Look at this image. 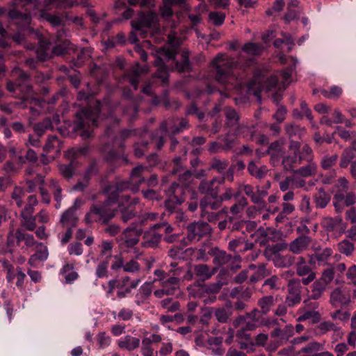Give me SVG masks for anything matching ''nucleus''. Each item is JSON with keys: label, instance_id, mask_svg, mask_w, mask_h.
<instances>
[{"label": "nucleus", "instance_id": "obj_53", "mask_svg": "<svg viewBox=\"0 0 356 356\" xmlns=\"http://www.w3.org/2000/svg\"><path fill=\"white\" fill-rule=\"evenodd\" d=\"M25 191L20 186H15L11 193V199L13 203L15 204L17 207L20 208L23 205V198L25 196Z\"/></svg>", "mask_w": 356, "mask_h": 356}, {"label": "nucleus", "instance_id": "obj_34", "mask_svg": "<svg viewBox=\"0 0 356 356\" xmlns=\"http://www.w3.org/2000/svg\"><path fill=\"white\" fill-rule=\"evenodd\" d=\"M222 202L220 198L204 197L200 200V207L201 211H215L219 209Z\"/></svg>", "mask_w": 356, "mask_h": 356}, {"label": "nucleus", "instance_id": "obj_13", "mask_svg": "<svg viewBox=\"0 0 356 356\" xmlns=\"http://www.w3.org/2000/svg\"><path fill=\"white\" fill-rule=\"evenodd\" d=\"M173 5H177L186 11L190 10V6L187 4L186 0H163V4L160 8L161 16L165 21L170 24L172 28L176 26L175 22L170 20L174 14L172 9Z\"/></svg>", "mask_w": 356, "mask_h": 356}, {"label": "nucleus", "instance_id": "obj_61", "mask_svg": "<svg viewBox=\"0 0 356 356\" xmlns=\"http://www.w3.org/2000/svg\"><path fill=\"white\" fill-rule=\"evenodd\" d=\"M129 186L130 184L128 181H121L117 182L113 186H109L106 188V191L110 193V194H116L119 197H120L118 195V193L128 189Z\"/></svg>", "mask_w": 356, "mask_h": 356}, {"label": "nucleus", "instance_id": "obj_47", "mask_svg": "<svg viewBox=\"0 0 356 356\" xmlns=\"http://www.w3.org/2000/svg\"><path fill=\"white\" fill-rule=\"evenodd\" d=\"M44 151L47 154L54 150L59 153L61 149V143L56 136H51L48 138L47 143L43 147Z\"/></svg>", "mask_w": 356, "mask_h": 356}, {"label": "nucleus", "instance_id": "obj_31", "mask_svg": "<svg viewBox=\"0 0 356 356\" xmlns=\"http://www.w3.org/2000/svg\"><path fill=\"white\" fill-rule=\"evenodd\" d=\"M140 339L131 335H126L121 338L118 342V345L120 348L125 349L128 351L137 349L140 346Z\"/></svg>", "mask_w": 356, "mask_h": 356}, {"label": "nucleus", "instance_id": "obj_7", "mask_svg": "<svg viewBox=\"0 0 356 356\" xmlns=\"http://www.w3.org/2000/svg\"><path fill=\"white\" fill-rule=\"evenodd\" d=\"M100 108L99 104L93 108H87L82 109L76 113V121L74 124L75 131H81L80 136L84 138H88L92 136L91 125H97V119L99 117Z\"/></svg>", "mask_w": 356, "mask_h": 356}, {"label": "nucleus", "instance_id": "obj_62", "mask_svg": "<svg viewBox=\"0 0 356 356\" xmlns=\"http://www.w3.org/2000/svg\"><path fill=\"white\" fill-rule=\"evenodd\" d=\"M22 218L21 225L29 231H33L36 227V217L33 215H20Z\"/></svg>", "mask_w": 356, "mask_h": 356}, {"label": "nucleus", "instance_id": "obj_51", "mask_svg": "<svg viewBox=\"0 0 356 356\" xmlns=\"http://www.w3.org/2000/svg\"><path fill=\"white\" fill-rule=\"evenodd\" d=\"M53 129L52 122L50 118H47L42 122L36 123L33 129L38 137L42 136L44 133L49 129Z\"/></svg>", "mask_w": 356, "mask_h": 356}, {"label": "nucleus", "instance_id": "obj_14", "mask_svg": "<svg viewBox=\"0 0 356 356\" xmlns=\"http://www.w3.org/2000/svg\"><path fill=\"white\" fill-rule=\"evenodd\" d=\"M181 192L182 188L176 182L172 183L168 189L167 193L169 197L165 201V207L170 213L175 211L177 207L184 202V199L179 197Z\"/></svg>", "mask_w": 356, "mask_h": 356}, {"label": "nucleus", "instance_id": "obj_23", "mask_svg": "<svg viewBox=\"0 0 356 356\" xmlns=\"http://www.w3.org/2000/svg\"><path fill=\"white\" fill-rule=\"evenodd\" d=\"M296 274L302 277L301 282L304 285H308L316 279V273L312 269L309 264L296 266Z\"/></svg>", "mask_w": 356, "mask_h": 356}, {"label": "nucleus", "instance_id": "obj_50", "mask_svg": "<svg viewBox=\"0 0 356 356\" xmlns=\"http://www.w3.org/2000/svg\"><path fill=\"white\" fill-rule=\"evenodd\" d=\"M227 215V208H224L218 212H214L213 211H201V216L206 218L208 221L213 222L220 219L222 216Z\"/></svg>", "mask_w": 356, "mask_h": 356}, {"label": "nucleus", "instance_id": "obj_11", "mask_svg": "<svg viewBox=\"0 0 356 356\" xmlns=\"http://www.w3.org/2000/svg\"><path fill=\"white\" fill-rule=\"evenodd\" d=\"M277 82L278 79L275 76L254 77L248 84V88L249 90L255 88L256 90L253 92V94L260 99V92L270 91L277 86Z\"/></svg>", "mask_w": 356, "mask_h": 356}, {"label": "nucleus", "instance_id": "obj_36", "mask_svg": "<svg viewBox=\"0 0 356 356\" xmlns=\"http://www.w3.org/2000/svg\"><path fill=\"white\" fill-rule=\"evenodd\" d=\"M45 6L54 5L56 8H71L79 4L76 0H44ZM80 4L88 6L86 0H81Z\"/></svg>", "mask_w": 356, "mask_h": 356}, {"label": "nucleus", "instance_id": "obj_26", "mask_svg": "<svg viewBox=\"0 0 356 356\" xmlns=\"http://www.w3.org/2000/svg\"><path fill=\"white\" fill-rule=\"evenodd\" d=\"M161 239V234L154 229H149L144 233L143 246L145 248H156Z\"/></svg>", "mask_w": 356, "mask_h": 356}, {"label": "nucleus", "instance_id": "obj_18", "mask_svg": "<svg viewBox=\"0 0 356 356\" xmlns=\"http://www.w3.org/2000/svg\"><path fill=\"white\" fill-rule=\"evenodd\" d=\"M279 188L282 192L303 188L306 189V181L305 179L298 178L294 175L287 176L279 181Z\"/></svg>", "mask_w": 356, "mask_h": 356}, {"label": "nucleus", "instance_id": "obj_48", "mask_svg": "<svg viewBox=\"0 0 356 356\" xmlns=\"http://www.w3.org/2000/svg\"><path fill=\"white\" fill-rule=\"evenodd\" d=\"M323 349V345L319 342L313 341L306 346H303L298 353V354L305 353L310 355L317 354V353Z\"/></svg>", "mask_w": 356, "mask_h": 356}, {"label": "nucleus", "instance_id": "obj_20", "mask_svg": "<svg viewBox=\"0 0 356 356\" xmlns=\"http://www.w3.org/2000/svg\"><path fill=\"white\" fill-rule=\"evenodd\" d=\"M350 301V294L340 288L334 289L330 293V302L334 307L347 305Z\"/></svg>", "mask_w": 356, "mask_h": 356}, {"label": "nucleus", "instance_id": "obj_15", "mask_svg": "<svg viewBox=\"0 0 356 356\" xmlns=\"http://www.w3.org/2000/svg\"><path fill=\"white\" fill-rule=\"evenodd\" d=\"M143 233V229L136 225L131 223L126 228L122 234V239L127 248H133L139 242V236Z\"/></svg>", "mask_w": 356, "mask_h": 356}, {"label": "nucleus", "instance_id": "obj_49", "mask_svg": "<svg viewBox=\"0 0 356 356\" xmlns=\"http://www.w3.org/2000/svg\"><path fill=\"white\" fill-rule=\"evenodd\" d=\"M99 248H100V258H105V260H108L112 257L113 244L111 241H103L102 243L99 245Z\"/></svg>", "mask_w": 356, "mask_h": 356}, {"label": "nucleus", "instance_id": "obj_5", "mask_svg": "<svg viewBox=\"0 0 356 356\" xmlns=\"http://www.w3.org/2000/svg\"><path fill=\"white\" fill-rule=\"evenodd\" d=\"M168 40L171 49L161 47L157 51L159 56L155 61V65L159 67L155 76L160 79L163 83H167L168 80V70L163 59L173 60L176 55V48L181 44V40L175 31H171L168 33Z\"/></svg>", "mask_w": 356, "mask_h": 356}, {"label": "nucleus", "instance_id": "obj_57", "mask_svg": "<svg viewBox=\"0 0 356 356\" xmlns=\"http://www.w3.org/2000/svg\"><path fill=\"white\" fill-rule=\"evenodd\" d=\"M49 252L46 246H42L40 249L38 250L36 253L32 255L29 259V264L34 266L36 261H44L48 258Z\"/></svg>", "mask_w": 356, "mask_h": 356}, {"label": "nucleus", "instance_id": "obj_10", "mask_svg": "<svg viewBox=\"0 0 356 356\" xmlns=\"http://www.w3.org/2000/svg\"><path fill=\"white\" fill-rule=\"evenodd\" d=\"M117 202L118 211L121 213V219L124 223L136 216V212L133 207L138 204V198H131L128 195H122L120 197H118Z\"/></svg>", "mask_w": 356, "mask_h": 356}, {"label": "nucleus", "instance_id": "obj_64", "mask_svg": "<svg viewBox=\"0 0 356 356\" xmlns=\"http://www.w3.org/2000/svg\"><path fill=\"white\" fill-rule=\"evenodd\" d=\"M161 307L169 312H175L179 310V302L172 301V298H168L161 301Z\"/></svg>", "mask_w": 356, "mask_h": 356}, {"label": "nucleus", "instance_id": "obj_25", "mask_svg": "<svg viewBox=\"0 0 356 356\" xmlns=\"http://www.w3.org/2000/svg\"><path fill=\"white\" fill-rule=\"evenodd\" d=\"M81 201L76 199L74 202V205L65 211L61 218L60 222L65 225L74 226L77 220L75 215V211L77 209Z\"/></svg>", "mask_w": 356, "mask_h": 356}, {"label": "nucleus", "instance_id": "obj_54", "mask_svg": "<svg viewBox=\"0 0 356 356\" xmlns=\"http://www.w3.org/2000/svg\"><path fill=\"white\" fill-rule=\"evenodd\" d=\"M229 165V161L227 159L221 160L217 157L212 159L210 163V169L216 170L217 172L224 173Z\"/></svg>", "mask_w": 356, "mask_h": 356}, {"label": "nucleus", "instance_id": "obj_60", "mask_svg": "<svg viewBox=\"0 0 356 356\" xmlns=\"http://www.w3.org/2000/svg\"><path fill=\"white\" fill-rule=\"evenodd\" d=\"M175 69L180 72L189 71L191 70V63L188 52H182L181 61L176 63Z\"/></svg>", "mask_w": 356, "mask_h": 356}, {"label": "nucleus", "instance_id": "obj_44", "mask_svg": "<svg viewBox=\"0 0 356 356\" xmlns=\"http://www.w3.org/2000/svg\"><path fill=\"white\" fill-rule=\"evenodd\" d=\"M225 115L226 119L225 126L227 127H234L238 124L240 119L239 115L236 110L230 107L225 108Z\"/></svg>", "mask_w": 356, "mask_h": 356}, {"label": "nucleus", "instance_id": "obj_33", "mask_svg": "<svg viewBox=\"0 0 356 356\" xmlns=\"http://www.w3.org/2000/svg\"><path fill=\"white\" fill-rule=\"evenodd\" d=\"M147 72L145 66H140L138 64L136 65L131 70V72L127 75V79L130 84L134 87L135 90L138 88L139 82V76Z\"/></svg>", "mask_w": 356, "mask_h": 356}, {"label": "nucleus", "instance_id": "obj_42", "mask_svg": "<svg viewBox=\"0 0 356 356\" xmlns=\"http://www.w3.org/2000/svg\"><path fill=\"white\" fill-rule=\"evenodd\" d=\"M254 134V127L241 124L234 131V135L243 137L248 140H253Z\"/></svg>", "mask_w": 356, "mask_h": 356}, {"label": "nucleus", "instance_id": "obj_19", "mask_svg": "<svg viewBox=\"0 0 356 356\" xmlns=\"http://www.w3.org/2000/svg\"><path fill=\"white\" fill-rule=\"evenodd\" d=\"M218 185V177H213L209 181H202L198 186V191L205 195V197H217L219 193Z\"/></svg>", "mask_w": 356, "mask_h": 356}, {"label": "nucleus", "instance_id": "obj_63", "mask_svg": "<svg viewBox=\"0 0 356 356\" xmlns=\"http://www.w3.org/2000/svg\"><path fill=\"white\" fill-rule=\"evenodd\" d=\"M286 131L290 138L296 136L298 138H302L305 133V129L303 127L296 124L287 125L286 127Z\"/></svg>", "mask_w": 356, "mask_h": 356}, {"label": "nucleus", "instance_id": "obj_32", "mask_svg": "<svg viewBox=\"0 0 356 356\" xmlns=\"http://www.w3.org/2000/svg\"><path fill=\"white\" fill-rule=\"evenodd\" d=\"M154 286V282H146L139 289L136 296V303L140 305L151 295Z\"/></svg>", "mask_w": 356, "mask_h": 356}, {"label": "nucleus", "instance_id": "obj_3", "mask_svg": "<svg viewBox=\"0 0 356 356\" xmlns=\"http://www.w3.org/2000/svg\"><path fill=\"white\" fill-rule=\"evenodd\" d=\"M118 196L116 194H109L108 198L103 202L92 204L89 211L86 214L85 220L88 224L99 222L107 224L116 213V209L112 206L117 203Z\"/></svg>", "mask_w": 356, "mask_h": 356}, {"label": "nucleus", "instance_id": "obj_16", "mask_svg": "<svg viewBox=\"0 0 356 356\" xmlns=\"http://www.w3.org/2000/svg\"><path fill=\"white\" fill-rule=\"evenodd\" d=\"M14 238H15L17 241V245H19L22 241H24L26 248L33 247L36 244L34 236L28 234L22 229H17L15 234H13V231L9 232L7 239V243L9 246H11L14 244Z\"/></svg>", "mask_w": 356, "mask_h": 356}, {"label": "nucleus", "instance_id": "obj_24", "mask_svg": "<svg viewBox=\"0 0 356 356\" xmlns=\"http://www.w3.org/2000/svg\"><path fill=\"white\" fill-rule=\"evenodd\" d=\"M194 273L202 281L209 280L217 272L216 267H211L207 264H196L193 267Z\"/></svg>", "mask_w": 356, "mask_h": 356}, {"label": "nucleus", "instance_id": "obj_40", "mask_svg": "<svg viewBox=\"0 0 356 356\" xmlns=\"http://www.w3.org/2000/svg\"><path fill=\"white\" fill-rule=\"evenodd\" d=\"M316 207L318 209H324L327 207L330 201V196L324 191L323 188H320L314 197Z\"/></svg>", "mask_w": 356, "mask_h": 356}, {"label": "nucleus", "instance_id": "obj_30", "mask_svg": "<svg viewBox=\"0 0 356 356\" xmlns=\"http://www.w3.org/2000/svg\"><path fill=\"white\" fill-rule=\"evenodd\" d=\"M208 254L213 256V263L218 266L227 264L232 259L231 255L217 247L211 248Z\"/></svg>", "mask_w": 356, "mask_h": 356}, {"label": "nucleus", "instance_id": "obj_59", "mask_svg": "<svg viewBox=\"0 0 356 356\" xmlns=\"http://www.w3.org/2000/svg\"><path fill=\"white\" fill-rule=\"evenodd\" d=\"M76 163L72 161L68 164L59 165L60 173L65 178L70 179L75 174Z\"/></svg>", "mask_w": 356, "mask_h": 356}, {"label": "nucleus", "instance_id": "obj_56", "mask_svg": "<svg viewBox=\"0 0 356 356\" xmlns=\"http://www.w3.org/2000/svg\"><path fill=\"white\" fill-rule=\"evenodd\" d=\"M145 170H147V168L143 165H138L134 168L131 172L130 179L131 181L138 186L143 183L145 178L142 177V174Z\"/></svg>", "mask_w": 356, "mask_h": 356}, {"label": "nucleus", "instance_id": "obj_27", "mask_svg": "<svg viewBox=\"0 0 356 356\" xmlns=\"http://www.w3.org/2000/svg\"><path fill=\"white\" fill-rule=\"evenodd\" d=\"M293 334L294 328L291 325H286L284 329L277 327L271 332V337L277 339L280 343L288 341Z\"/></svg>", "mask_w": 356, "mask_h": 356}, {"label": "nucleus", "instance_id": "obj_21", "mask_svg": "<svg viewBox=\"0 0 356 356\" xmlns=\"http://www.w3.org/2000/svg\"><path fill=\"white\" fill-rule=\"evenodd\" d=\"M311 241L312 239L309 236H299L289 244V250L293 254H300L308 248Z\"/></svg>", "mask_w": 356, "mask_h": 356}, {"label": "nucleus", "instance_id": "obj_29", "mask_svg": "<svg viewBox=\"0 0 356 356\" xmlns=\"http://www.w3.org/2000/svg\"><path fill=\"white\" fill-rule=\"evenodd\" d=\"M307 164L303 165L296 170H293L295 176H299V178L309 177L315 176L317 173V164L314 161L307 162Z\"/></svg>", "mask_w": 356, "mask_h": 356}, {"label": "nucleus", "instance_id": "obj_43", "mask_svg": "<svg viewBox=\"0 0 356 356\" xmlns=\"http://www.w3.org/2000/svg\"><path fill=\"white\" fill-rule=\"evenodd\" d=\"M36 55L40 61L46 60L50 56V43L44 40H40L36 49Z\"/></svg>", "mask_w": 356, "mask_h": 356}, {"label": "nucleus", "instance_id": "obj_6", "mask_svg": "<svg viewBox=\"0 0 356 356\" xmlns=\"http://www.w3.org/2000/svg\"><path fill=\"white\" fill-rule=\"evenodd\" d=\"M212 65L216 68V80L220 83L225 85L227 89L234 87L236 79L232 74V70L238 67V62L226 54H219L213 59Z\"/></svg>", "mask_w": 356, "mask_h": 356}, {"label": "nucleus", "instance_id": "obj_46", "mask_svg": "<svg viewBox=\"0 0 356 356\" xmlns=\"http://www.w3.org/2000/svg\"><path fill=\"white\" fill-rule=\"evenodd\" d=\"M249 173L257 179H262L268 172V168L266 165L258 167L254 161H250L248 165Z\"/></svg>", "mask_w": 356, "mask_h": 356}, {"label": "nucleus", "instance_id": "obj_1", "mask_svg": "<svg viewBox=\"0 0 356 356\" xmlns=\"http://www.w3.org/2000/svg\"><path fill=\"white\" fill-rule=\"evenodd\" d=\"M158 16L152 11L140 13L138 19L131 21L133 31L131 32L129 40L131 43H136L138 41V36L142 38L147 37L155 38L156 41H159V38L156 34L160 32L157 26Z\"/></svg>", "mask_w": 356, "mask_h": 356}, {"label": "nucleus", "instance_id": "obj_22", "mask_svg": "<svg viewBox=\"0 0 356 356\" xmlns=\"http://www.w3.org/2000/svg\"><path fill=\"white\" fill-rule=\"evenodd\" d=\"M216 320L220 323H226L232 315V305L227 302L222 307L213 308Z\"/></svg>", "mask_w": 356, "mask_h": 356}, {"label": "nucleus", "instance_id": "obj_45", "mask_svg": "<svg viewBox=\"0 0 356 356\" xmlns=\"http://www.w3.org/2000/svg\"><path fill=\"white\" fill-rule=\"evenodd\" d=\"M282 164L286 171L293 172L296 170V165L299 164V156L293 154V155L286 156L283 158Z\"/></svg>", "mask_w": 356, "mask_h": 356}, {"label": "nucleus", "instance_id": "obj_58", "mask_svg": "<svg viewBox=\"0 0 356 356\" xmlns=\"http://www.w3.org/2000/svg\"><path fill=\"white\" fill-rule=\"evenodd\" d=\"M342 222V218L339 216L335 218L325 217L323 219L322 225L327 231L334 230Z\"/></svg>", "mask_w": 356, "mask_h": 356}, {"label": "nucleus", "instance_id": "obj_39", "mask_svg": "<svg viewBox=\"0 0 356 356\" xmlns=\"http://www.w3.org/2000/svg\"><path fill=\"white\" fill-rule=\"evenodd\" d=\"M326 288L327 286L321 282H319L318 280L314 281L310 286L309 298L314 300L320 299L326 290Z\"/></svg>", "mask_w": 356, "mask_h": 356}, {"label": "nucleus", "instance_id": "obj_41", "mask_svg": "<svg viewBox=\"0 0 356 356\" xmlns=\"http://www.w3.org/2000/svg\"><path fill=\"white\" fill-rule=\"evenodd\" d=\"M295 262V257L290 254H277L273 258V263L277 268H288Z\"/></svg>", "mask_w": 356, "mask_h": 356}, {"label": "nucleus", "instance_id": "obj_8", "mask_svg": "<svg viewBox=\"0 0 356 356\" xmlns=\"http://www.w3.org/2000/svg\"><path fill=\"white\" fill-rule=\"evenodd\" d=\"M13 73L17 79L15 83H8L7 90L11 92L17 90H19L23 94L22 98L24 101L38 102V99L33 97V91L30 83L29 76L20 70H16Z\"/></svg>", "mask_w": 356, "mask_h": 356}, {"label": "nucleus", "instance_id": "obj_52", "mask_svg": "<svg viewBox=\"0 0 356 356\" xmlns=\"http://www.w3.org/2000/svg\"><path fill=\"white\" fill-rule=\"evenodd\" d=\"M298 156L299 164H302L303 161H305L306 162L314 161L313 150L308 144L303 145Z\"/></svg>", "mask_w": 356, "mask_h": 356}, {"label": "nucleus", "instance_id": "obj_35", "mask_svg": "<svg viewBox=\"0 0 356 356\" xmlns=\"http://www.w3.org/2000/svg\"><path fill=\"white\" fill-rule=\"evenodd\" d=\"M170 272L173 273V275L170 277H166L165 281H163V283H161L160 284L163 288L173 289L175 293V291L179 289L180 280L177 277V276L181 274V270L180 268H176L175 270H170Z\"/></svg>", "mask_w": 356, "mask_h": 356}, {"label": "nucleus", "instance_id": "obj_37", "mask_svg": "<svg viewBox=\"0 0 356 356\" xmlns=\"http://www.w3.org/2000/svg\"><path fill=\"white\" fill-rule=\"evenodd\" d=\"M356 157V141H353L352 143L351 147L346 148L341 158L340 161V166L341 168H346L350 163H351V161Z\"/></svg>", "mask_w": 356, "mask_h": 356}, {"label": "nucleus", "instance_id": "obj_55", "mask_svg": "<svg viewBox=\"0 0 356 356\" xmlns=\"http://www.w3.org/2000/svg\"><path fill=\"white\" fill-rule=\"evenodd\" d=\"M74 270L73 264H66L60 270V273L65 277L67 282H72L76 280L78 274Z\"/></svg>", "mask_w": 356, "mask_h": 356}, {"label": "nucleus", "instance_id": "obj_17", "mask_svg": "<svg viewBox=\"0 0 356 356\" xmlns=\"http://www.w3.org/2000/svg\"><path fill=\"white\" fill-rule=\"evenodd\" d=\"M301 302L300 282L292 279L288 282V293L286 297L285 304L292 307Z\"/></svg>", "mask_w": 356, "mask_h": 356}, {"label": "nucleus", "instance_id": "obj_2", "mask_svg": "<svg viewBox=\"0 0 356 356\" xmlns=\"http://www.w3.org/2000/svg\"><path fill=\"white\" fill-rule=\"evenodd\" d=\"M131 134V131L124 130L121 131L118 136L115 135L114 129L108 127L102 138V141L105 143L102 147V152L105 154L107 161H112L122 159L124 163H128L127 156L124 154L117 153L115 148H124V145L121 140L127 138Z\"/></svg>", "mask_w": 356, "mask_h": 356}, {"label": "nucleus", "instance_id": "obj_4", "mask_svg": "<svg viewBox=\"0 0 356 356\" xmlns=\"http://www.w3.org/2000/svg\"><path fill=\"white\" fill-rule=\"evenodd\" d=\"M37 4L36 0H13V8L8 12V16L19 29L31 32V12L36 8Z\"/></svg>", "mask_w": 356, "mask_h": 356}, {"label": "nucleus", "instance_id": "obj_38", "mask_svg": "<svg viewBox=\"0 0 356 356\" xmlns=\"http://www.w3.org/2000/svg\"><path fill=\"white\" fill-rule=\"evenodd\" d=\"M317 330L321 334H324L328 332H334L337 334L341 332V326L339 323H334L331 321H323L321 322L318 326Z\"/></svg>", "mask_w": 356, "mask_h": 356}, {"label": "nucleus", "instance_id": "obj_12", "mask_svg": "<svg viewBox=\"0 0 356 356\" xmlns=\"http://www.w3.org/2000/svg\"><path fill=\"white\" fill-rule=\"evenodd\" d=\"M188 238L191 241H199L202 238L209 236L212 228L206 222L197 221L190 223L187 226Z\"/></svg>", "mask_w": 356, "mask_h": 356}, {"label": "nucleus", "instance_id": "obj_9", "mask_svg": "<svg viewBox=\"0 0 356 356\" xmlns=\"http://www.w3.org/2000/svg\"><path fill=\"white\" fill-rule=\"evenodd\" d=\"M256 311H253L250 314H246L245 316H239L236 318L233 322V325L236 328H238L237 331V337L248 339L250 334H247V331H252L257 328V321L255 317Z\"/></svg>", "mask_w": 356, "mask_h": 356}, {"label": "nucleus", "instance_id": "obj_28", "mask_svg": "<svg viewBox=\"0 0 356 356\" xmlns=\"http://www.w3.org/2000/svg\"><path fill=\"white\" fill-rule=\"evenodd\" d=\"M298 314H299L297 321L298 322L305 321L308 319H312L314 323L320 321L321 314L318 311L315 309H309L306 307H300Z\"/></svg>", "mask_w": 356, "mask_h": 356}]
</instances>
